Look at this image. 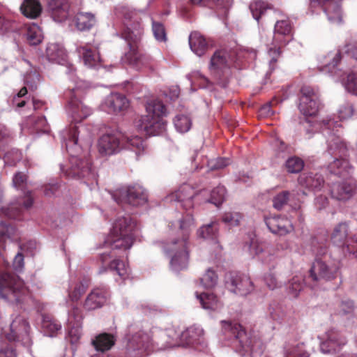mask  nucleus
Listing matches in <instances>:
<instances>
[{"instance_id":"1","label":"nucleus","mask_w":357,"mask_h":357,"mask_svg":"<svg viewBox=\"0 0 357 357\" xmlns=\"http://www.w3.org/2000/svg\"><path fill=\"white\" fill-rule=\"evenodd\" d=\"M92 132L85 126H75L68 131L66 149L70 158V167L65 174L73 178H95V174L91 168V163L87 158H80L77 154L81 151L83 143L90 145L92 140Z\"/></svg>"},{"instance_id":"2","label":"nucleus","mask_w":357,"mask_h":357,"mask_svg":"<svg viewBox=\"0 0 357 357\" xmlns=\"http://www.w3.org/2000/svg\"><path fill=\"white\" fill-rule=\"evenodd\" d=\"M193 226L192 215L190 213H187L180 221L179 230L182 234V238L173 240L167 243L164 248L165 251L171 257L170 267L174 271H180L188 266L190 248L188 239Z\"/></svg>"},{"instance_id":"3","label":"nucleus","mask_w":357,"mask_h":357,"mask_svg":"<svg viewBox=\"0 0 357 357\" xmlns=\"http://www.w3.org/2000/svg\"><path fill=\"white\" fill-rule=\"evenodd\" d=\"M118 9L124 19V28L121 36L129 47V51L125 53L124 61L132 64L139 59L138 44L143 35V27L135 12L124 6Z\"/></svg>"},{"instance_id":"4","label":"nucleus","mask_w":357,"mask_h":357,"mask_svg":"<svg viewBox=\"0 0 357 357\" xmlns=\"http://www.w3.org/2000/svg\"><path fill=\"white\" fill-rule=\"evenodd\" d=\"M136 227L135 222L129 216L119 218L107 236L105 243L112 250H126L134 242L133 231Z\"/></svg>"},{"instance_id":"5","label":"nucleus","mask_w":357,"mask_h":357,"mask_svg":"<svg viewBox=\"0 0 357 357\" xmlns=\"http://www.w3.org/2000/svg\"><path fill=\"white\" fill-rule=\"evenodd\" d=\"M146 114L142 116L137 126L146 135H158L166 128V122L162 116L166 114L163 103L157 99L149 100L146 105Z\"/></svg>"},{"instance_id":"6","label":"nucleus","mask_w":357,"mask_h":357,"mask_svg":"<svg viewBox=\"0 0 357 357\" xmlns=\"http://www.w3.org/2000/svg\"><path fill=\"white\" fill-rule=\"evenodd\" d=\"M222 332L225 336L233 337L234 346L237 352L244 356L252 353L257 340L240 324L229 320L220 321Z\"/></svg>"},{"instance_id":"7","label":"nucleus","mask_w":357,"mask_h":357,"mask_svg":"<svg viewBox=\"0 0 357 357\" xmlns=\"http://www.w3.org/2000/svg\"><path fill=\"white\" fill-rule=\"evenodd\" d=\"M29 290L24 282L15 274L0 272V297L4 301L20 304L24 302Z\"/></svg>"},{"instance_id":"8","label":"nucleus","mask_w":357,"mask_h":357,"mask_svg":"<svg viewBox=\"0 0 357 357\" xmlns=\"http://www.w3.org/2000/svg\"><path fill=\"white\" fill-rule=\"evenodd\" d=\"M328 151L335 158L328 165L331 172L341 175L344 172H349L352 167L345 158L347 153V146L345 142L339 137L332 135L328 140Z\"/></svg>"},{"instance_id":"9","label":"nucleus","mask_w":357,"mask_h":357,"mask_svg":"<svg viewBox=\"0 0 357 357\" xmlns=\"http://www.w3.org/2000/svg\"><path fill=\"white\" fill-rule=\"evenodd\" d=\"M169 336L167 333L160 331H139L132 337L130 344L136 346L137 349L146 350L154 347L157 349H165L175 346V343L168 340Z\"/></svg>"},{"instance_id":"10","label":"nucleus","mask_w":357,"mask_h":357,"mask_svg":"<svg viewBox=\"0 0 357 357\" xmlns=\"http://www.w3.org/2000/svg\"><path fill=\"white\" fill-rule=\"evenodd\" d=\"M291 39V26L289 21H277L274 28L273 47H271L268 52L269 54L272 56L269 63L271 70L274 69L273 66L280 54V47L286 45Z\"/></svg>"},{"instance_id":"11","label":"nucleus","mask_w":357,"mask_h":357,"mask_svg":"<svg viewBox=\"0 0 357 357\" xmlns=\"http://www.w3.org/2000/svg\"><path fill=\"white\" fill-rule=\"evenodd\" d=\"M29 330L30 326L26 319L17 315L13 319L6 337L10 342H21L24 345L29 347L32 343Z\"/></svg>"},{"instance_id":"12","label":"nucleus","mask_w":357,"mask_h":357,"mask_svg":"<svg viewBox=\"0 0 357 357\" xmlns=\"http://www.w3.org/2000/svg\"><path fill=\"white\" fill-rule=\"evenodd\" d=\"M117 203L126 202L134 206L143 205L147 202V195L143 188L139 185L121 188L112 195Z\"/></svg>"},{"instance_id":"13","label":"nucleus","mask_w":357,"mask_h":357,"mask_svg":"<svg viewBox=\"0 0 357 357\" xmlns=\"http://www.w3.org/2000/svg\"><path fill=\"white\" fill-rule=\"evenodd\" d=\"M227 289L238 296H246L254 290V285L250 278L243 274L229 273L225 277Z\"/></svg>"},{"instance_id":"14","label":"nucleus","mask_w":357,"mask_h":357,"mask_svg":"<svg viewBox=\"0 0 357 357\" xmlns=\"http://www.w3.org/2000/svg\"><path fill=\"white\" fill-rule=\"evenodd\" d=\"M323 339L320 343V349L324 354L335 353L347 343L345 336L334 328L328 330Z\"/></svg>"},{"instance_id":"15","label":"nucleus","mask_w":357,"mask_h":357,"mask_svg":"<svg viewBox=\"0 0 357 357\" xmlns=\"http://www.w3.org/2000/svg\"><path fill=\"white\" fill-rule=\"evenodd\" d=\"M79 86H76L70 90L68 94L70 100L67 109L75 121H80L91 114V109L77 99V94L79 95Z\"/></svg>"},{"instance_id":"16","label":"nucleus","mask_w":357,"mask_h":357,"mask_svg":"<svg viewBox=\"0 0 357 357\" xmlns=\"http://www.w3.org/2000/svg\"><path fill=\"white\" fill-rule=\"evenodd\" d=\"M203 192H196L195 190L189 185H183L176 192L169 195L166 199L168 202H177L180 203L185 210L193 207V199L202 193Z\"/></svg>"},{"instance_id":"17","label":"nucleus","mask_w":357,"mask_h":357,"mask_svg":"<svg viewBox=\"0 0 357 357\" xmlns=\"http://www.w3.org/2000/svg\"><path fill=\"white\" fill-rule=\"evenodd\" d=\"M337 268L329 266L321 259H317L312 264L310 270V275L314 281H328L336 277Z\"/></svg>"},{"instance_id":"18","label":"nucleus","mask_w":357,"mask_h":357,"mask_svg":"<svg viewBox=\"0 0 357 357\" xmlns=\"http://www.w3.org/2000/svg\"><path fill=\"white\" fill-rule=\"evenodd\" d=\"M312 6L316 5L322 7L331 23L339 24L342 22V15L339 3L334 0H310Z\"/></svg>"},{"instance_id":"19","label":"nucleus","mask_w":357,"mask_h":357,"mask_svg":"<svg viewBox=\"0 0 357 357\" xmlns=\"http://www.w3.org/2000/svg\"><path fill=\"white\" fill-rule=\"evenodd\" d=\"M265 222L268 229L275 234L286 235L294 230L289 220L282 216H274L266 218Z\"/></svg>"},{"instance_id":"20","label":"nucleus","mask_w":357,"mask_h":357,"mask_svg":"<svg viewBox=\"0 0 357 357\" xmlns=\"http://www.w3.org/2000/svg\"><path fill=\"white\" fill-rule=\"evenodd\" d=\"M47 8L56 22H61L69 16V0H47Z\"/></svg>"},{"instance_id":"21","label":"nucleus","mask_w":357,"mask_h":357,"mask_svg":"<svg viewBox=\"0 0 357 357\" xmlns=\"http://www.w3.org/2000/svg\"><path fill=\"white\" fill-rule=\"evenodd\" d=\"M108 293L104 289L95 288L87 296L84 307L87 310H93L102 307L107 302Z\"/></svg>"},{"instance_id":"22","label":"nucleus","mask_w":357,"mask_h":357,"mask_svg":"<svg viewBox=\"0 0 357 357\" xmlns=\"http://www.w3.org/2000/svg\"><path fill=\"white\" fill-rule=\"evenodd\" d=\"M98 149L102 155L116 153L120 149L119 139L115 135H104L98 141Z\"/></svg>"},{"instance_id":"23","label":"nucleus","mask_w":357,"mask_h":357,"mask_svg":"<svg viewBox=\"0 0 357 357\" xmlns=\"http://www.w3.org/2000/svg\"><path fill=\"white\" fill-rule=\"evenodd\" d=\"M105 105L108 107V112H119L128 108L129 101L124 95L112 93L107 97Z\"/></svg>"},{"instance_id":"24","label":"nucleus","mask_w":357,"mask_h":357,"mask_svg":"<svg viewBox=\"0 0 357 357\" xmlns=\"http://www.w3.org/2000/svg\"><path fill=\"white\" fill-rule=\"evenodd\" d=\"M77 52L83 59L84 63L89 68H96L100 65V57L96 50H92L86 46H79Z\"/></svg>"},{"instance_id":"25","label":"nucleus","mask_w":357,"mask_h":357,"mask_svg":"<svg viewBox=\"0 0 357 357\" xmlns=\"http://www.w3.org/2000/svg\"><path fill=\"white\" fill-rule=\"evenodd\" d=\"M355 189V185L350 182L335 183L332 185L331 195L338 200H346L349 199Z\"/></svg>"},{"instance_id":"26","label":"nucleus","mask_w":357,"mask_h":357,"mask_svg":"<svg viewBox=\"0 0 357 357\" xmlns=\"http://www.w3.org/2000/svg\"><path fill=\"white\" fill-rule=\"evenodd\" d=\"M189 45L191 50L199 56L204 54L208 48L206 38L198 31H193L190 34Z\"/></svg>"},{"instance_id":"27","label":"nucleus","mask_w":357,"mask_h":357,"mask_svg":"<svg viewBox=\"0 0 357 357\" xmlns=\"http://www.w3.org/2000/svg\"><path fill=\"white\" fill-rule=\"evenodd\" d=\"M348 235V226L345 223L338 224L333 230L331 235L333 243L337 246L346 245L349 252L354 253L356 251L349 248V245L347 244V238Z\"/></svg>"},{"instance_id":"28","label":"nucleus","mask_w":357,"mask_h":357,"mask_svg":"<svg viewBox=\"0 0 357 357\" xmlns=\"http://www.w3.org/2000/svg\"><path fill=\"white\" fill-rule=\"evenodd\" d=\"M114 336L109 333H101L97 335L91 342L98 351L105 352L109 350L115 344Z\"/></svg>"},{"instance_id":"29","label":"nucleus","mask_w":357,"mask_h":357,"mask_svg":"<svg viewBox=\"0 0 357 357\" xmlns=\"http://www.w3.org/2000/svg\"><path fill=\"white\" fill-rule=\"evenodd\" d=\"M298 182L301 185L312 190H319L324 184V178L320 174H303L300 176Z\"/></svg>"},{"instance_id":"30","label":"nucleus","mask_w":357,"mask_h":357,"mask_svg":"<svg viewBox=\"0 0 357 357\" xmlns=\"http://www.w3.org/2000/svg\"><path fill=\"white\" fill-rule=\"evenodd\" d=\"M22 14L26 17L35 19L42 11V7L37 0H24L20 6Z\"/></svg>"},{"instance_id":"31","label":"nucleus","mask_w":357,"mask_h":357,"mask_svg":"<svg viewBox=\"0 0 357 357\" xmlns=\"http://www.w3.org/2000/svg\"><path fill=\"white\" fill-rule=\"evenodd\" d=\"M16 229L14 227L6 223L0 222V255L6 248L7 241H12L16 234Z\"/></svg>"},{"instance_id":"32","label":"nucleus","mask_w":357,"mask_h":357,"mask_svg":"<svg viewBox=\"0 0 357 357\" xmlns=\"http://www.w3.org/2000/svg\"><path fill=\"white\" fill-rule=\"evenodd\" d=\"M46 55L49 61L57 63L65 61L66 54L63 47L59 44H50L46 49Z\"/></svg>"},{"instance_id":"33","label":"nucleus","mask_w":357,"mask_h":357,"mask_svg":"<svg viewBox=\"0 0 357 357\" xmlns=\"http://www.w3.org/2000/svg\"><path fill=\"white\" fill-rule=\"evenodd\" d=\"M75 26L79 31L90 29L96 23V18L91 13H79L75 16Z\"/></svg>"},{"instance_id":"34","label":"nucleus","mask_w":357,"mask_h":357,"mask_svg":"<svg viewBox=\"0 0 357 357\" xmlns=\"http://www.w3.org/2000/svg\"><path fill=\"white\" fill-rule=\"evenodd\" d=\"M197 298L204 309L216 310L222 306L220 301L213 294L203 293L197 295Z\"/></svg>"},{"instance_id":"35","label":"nucleus","mask_w":357,"mask_h":357,"mask_svg":"<svg viewBox=\"0 0 357 357\" xmlns=\"http://www.w3.org/2000/svg\"><path fill=\"white\" fill-rule=\"evenodd\" d=\"M3 190L0 188V215H4L10 219L19 218L22 213L20 203L12 204L8 207L5 208L3 206Z\"/></svg>"},{"instance_id":"36","label":"nucleus","mask_w":357,"mask_h":357,"mask_svg":"<svg viewBox=\"0 0 357 357\" xmlns=\"http://www.w3.org/2000/svg\"><path fill=\"white\" fill-rule=\"evenodd\" d=\"M249 8L252 15L253 18L260 23V19L264 16L268 10H271V7L266 2L261 0H257L250 4Z\"/></svg>"},{"instance_id":"37","label":"nucleus","mask_w":357,"mask_h":357,"mask_svg":"<svg viewBox=\"0 0 357 357\" xmlns=\"http://www.w3.org/2000/svg\"><path fill=\"white\" fill-rule=\"evenodd\" d=\"M341 60V52L337 50L334 52H329L323 58L321 70L332 72Z\"/></svg>"},{"instance_id":"38","label":"nucleus","mask_w":357,"mask_h":357,"mask_svg":"<svg viewBox=\"0 0 357 357\" xmlns=\"http://www.w3.org/2000/svg\"><path fill=\"white\" fill-rule=\"evenodd\" d=\"M226 54L222 51H216L211 59L210 70L211 72L222 70L226 66Z\"/></svg>"},{"instance_id":"39","label":"nucleus","mask_w":357,"mask_h":357,"mask_svg":"<svg viewBox=\"0 0 357 357\" xmlns=\"http://www.w3.org/2000/svg\"><path fill=\"white\" fill-rule=\"evenodd\" d=\"M319 106V99H311L303 103L300 102L298 108L305 116H314L317 114Z\"/></svg>"},{"instance_id":"40","label":"nucleus","mask_w":357,"mask_h":357,"mask_svg":"<svg viewBox=\"0 0 357 357\" xmlns=\"http://www.w3.org/2000/svg\"><path fill=\"white\" fill-rule=\"evenodd\" d=\"M202 333V330L190 327L181 333V337L182 340L185 341L186 344H191L199 340Z\"/></svg>"},{"instance_id":"41","label":"nucleus","mask_w":357,"mask_h":357,"mask_svg":"<svg viewBox=\"0 0 357 357\" xmlns=\"http://www.w3.org/2000/svg\"><path fill=\"white\" fill-rule=\"evenodd\" d=\"M61 326L57 321L49 317H44L42 321V328L47 335L52 336L59 331Z\"/></svg>"},{"instance_id":"42","label":"nucleus","mask_w":357,"mask_h":357,"mask_svg":"<svg viewBox=\"0 0 357 357\" xmlns=\"http://www.w3.org/2000/svg\"><path fill=\"white\" fill-rule=\"evenodd\" d=\"M303 167V160L297 156L290 157L285 162V168L287 171L291 174L299 173L302 171Z\"/></svg>"},{"instance_id":"43","label":"nucleus","mask_w":357,"mask_h":357,"mask_svg":"<svg viewBox=\"0 0 357 357\" xmlns=\"http://www.w3.org/2000/svg\"><path fill=\"white\" fill-rule=\"evenodd\" d=\"M218 232V225L215 222H211L199 229L197 235L205 239H213L216 237Z\"/></svg>"},{"instance_id":"44","label":"nucleus","mask_w":357,"mask_h":357,"mask_svg":"<svg viewBox=\"0 0 357 357\" xmlns=\"http://www.w3.org/2000/svg\"><path fill=\"white\" fill-rule=\"evenodd\" d=\"M26 35V40L31 45H38L42 41L41 30L36 24L27 29Z\"/></svg>"},{"instance_id":"45","label":"nucleus","mask_w":357,"mask_h":357,"mask_svg":"<svg viewBox=\"0 0 357 357\" xmlns=\"http://www.w3.org/2000/svg\"><path fill=\"white\" fill-rule=\"evenodd\" d=\"M226 195V189L222 185L217 186L211 193V198L206 202L212 203L218 206L225 201Z\"/></svg>"},{"instance_id":"46","label":"nucleus","mask_w":357,"mask_h":357,"mask_svg":"<svg viewBox=\"0 0 357 357\" xmlns=\"http://www.w3.org/2000/svg\"><path fill=\"white\" fill-rule=\"evenodd\" d=\"M174 123L176 129L180 132H188L192 126L191 119L185 115H177L175 117Z\"/></svg>"},{"instance_id":"47","label":"nucleus","mask_w":357,"mask_h":357,"mask_svg":"<svg viewBox=\"0 0 357 357\" xmlns=\"http://www.w3.org/2000/svg\"><path fill=\"white\" fill-rule=\"evenodd\" d=\"M86 287L81 282L72 284L68 290V296L72 301H78L85 293Z\"/></svg>"},{"instance_id":"48","label":"nucleus","mask_w":357,"mask_h":357,"mask_svg":"<svg viewBox=\"0 0 357 357\" xmlns=\"http://www.w3.org/2000/svg\"><path fill=\"white\" fill-rule=\"evenodd\" d=\"M108 269L115 271L121 278H124L128 275V268L126 264L120 259H114L108 265Z\"/></svg>"},{"instance_id":"49","label":"nucleus","mask_w":357,"mask_h":357,"mask_svg":"<svg viewBox=\"0 0 357 357\" xmlns=\"http://www.w3.org/2000/svg\"><path fill=\"white\" fill-rule=\"evenodd\" d=\"M301 97L300 102L303 101L305 103L311 99H319V93L317 89L310 86L304 85L301 89Z\"/></svg>"},{"instance_id":"50","label":"nucleus","mask_w":357,"mask_h":357,"mask_svg":"<svg viewBox=\"0 0 357 357\" xmlns=\"http://www.w3.org/2000/svg\"><path fill=\"white\" fill-rule=\"evenodd\" d=\"M202 284L205 288L213 287L218 281V275L211 268H208L200 279Z\"/></svg>"},{"instance_id":"51","label":"nucleus","mask_w":357,"mask_h":357,"mask_svg":"<svg viewBox=\"0 0 357 357\" xmlns=\"http://www.w3.org/2000/svg\"><path fill=\"white\" fill-rule=\"evenodd\" d=\"M152 31L155 38L160 42H165L167 40V34L164 25L160 23L152 21Z\"/></svg>"},{"instance_id":"52","label":"nucleus","mask_w":357,"mask_h":357,"mask_svg":"<svg viewBox=\"0 0 357 357\" xmlns=\"http://www.w3.org/2000/svg\"><path fill=\"white\" fill-rule=\"evenodd\" d=\"M301 280L298 277L293 278L289 283L288 294L293 298H296L303 289Z\"/></svg>"},{"instance_id":"53","label":"nucleus","mask_w":357,"mask_h":357,"mask_svg":"<svg viewBox=\"0 0 357 357\" xmlns=\"http://www.w3.org/2000/svg\"><path fill=\"white\" fill-rule=\"evenodd\" d=\"M242 218L241 213L237 212H226L222 215V220L224 223L229 227H235L239 225Z\"/></svg>"},{"instance_id":"54","label":"nucleus","mask_w":357,"mask_h":357,"mask_svg":"<svg viewBox=\"0 0 357 357\" xmlns=\"http://www.w3.org/2000/svg\"><path fill=\"white\" fill-rule=\"evenodd\" d=\"M127 146L134 151L137 155H139L144 149L143 139L137 136L132 137L127 139Z\"/></svg>"},{"instance_id":"55","label":"nucleus","mask_w":357,"mask_h":357,"mask_svg":"<svg viewBox=\"0 0 357 357\" xmlns=\"http://www.w3.org/2000/svg\"><path fill=\"white\" fill-rule=\"evenodd\" d=\"M289 197V192L288 191H283L273 199V206L277 210H281L288 202Z\"/></svg>"},{"instance_id":"56","label":"nucleus","mask_w":357,"mask_h":357,"mask_svg":"<svg viewBox=\"0 0 357 357\" xmlns=\"http://www.w3.org/2000/svg\"><path fill=\"white\" fill-rule=\"evenodd\" d=\"M354 114V105L350 102H344L338 110V116L341 120L350 119Z\"/></svg>"},{"instance_id":"57","label":"nucleus","mask_w":357,"mask_h":357,"mask_svg":"<svg viewBox=\"0 0 357 357\" xmlns=\"http://www.w3.org/2000/svg\"><path fill=\"white\" fill-rule=\"evenodd\" d=\"M27 176L22 172L16 173L13 178V185L22 192L26 190Z\"/></svg>"},{"instance_id":"58","label":"nucleus","mask_w":357,"mask_h":357,"mask_svg":"<svg viewBox=\"0 0 357 357\" xmlns=\"http://www.w3.org/2000/svg\"><path fill=\"white\" fill-rule=\"evenodd\" d=\"M264 280L267 287L271 290L280 288L282 283L280 282L273 273H268L264 275Z\"/></svg>"},{"instance_id":"59","label":"nucleus","mask_w":357,"mask_h":357,"mask_svg":"<svg viewBox=\"0 0 357 357\" xmlns=\"http://www.w3.org/2000/svg\"><path fill=\"white\" fill-rule=\"evenodd\" d=\"M286 357H309V355L305 349L304 344L301 343L289 349Z\"/></svg>"},{"instance_id":"60","label":"nucleus","mask_w":357,"mask_h":357,"mask_svg":"<svg viewBox=\"0 0 357 357\" xmlns=\"http://www.w3.org/2000/svg\"><path fill=\"white\" fill-rule=\"evenodd\" d=\"M22 153L18 150H13L6 153L4 160L6 164L9 165H15L16 163L22 160Z\"/></svg>"},{"instance_id":"61","label":"nucleus","mask_w":357,"mask_h":357,"mask_svg":"<svg viewBox=\"0 0 357 357\" xmlns=\"http://www.w3.org/2000/svg\"><path fill=\"white\" fill-rule=\"evenodd\" d=\"M354 310V305L351 301H342L339 305L338 314L342 316L351 314Z\"/></svg>"},{"instance_id":"62","label":"nucleus","mask_w":357,"mask_h":357,"mask_svg":"<svg viewBox=\"0 0 357 357\" xmlns=\"http://www.w3.org/2000/svg\"><path fill=\"white\" fill-rule=\"evenodd\" d=\"M346 89L348 91L357 95V73H350L347 76Z\"/></svg>"},{"instance_id":"63","label":"nucleus","mask_w":357,"mask_h":357,"mask_svg":"<svg viewBox=\"0 0 357 357\" xmlns=\"http://www.w3.org/2000/svg\"><path fill=\"white\" fill-rule=\"evenodd\" d=\"M24 266V255L21 252H18L13 261V268L16 271H22Z\"/></svg>"},{"instance_id":"64","label":"nucleus","mask_w":357,"mask_h":357,"mask_svg":"<svg viewBox=\"0 0 357 357\" xmlns=\"http://www.w3.org/2000/svg\"><path fill=\"white\" fill-rule=\"evenodd\" d=\"M345 53L357 59V41L347 43L344 46Z\"/></svg>"}]
</instances>
